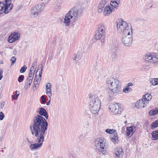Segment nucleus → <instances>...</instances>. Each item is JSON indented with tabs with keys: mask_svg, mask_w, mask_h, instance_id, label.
<instances>
[{
	"mask_svg": "<svg viewBox=\"0 0 158 158\" xmlns=\"http://www.w3.org/2000/svg\"><path fill=\"white\" fill-rule=\"evenodd\" d=\"M35 117L34 119V123L30 127L32 135L38 137L36 139L37 143L31 144V148L36 149L40 147L44 141V135L47 130L48 123L45 119L39 116Z\"/></svg>",
	"mask_w": 158,
	"mask_h": 158,
	"instance_id": "1",
	"label": "nucleus"
},
{
	"mask_svg": "<svg viewBox=\"0 0 158 158\" xmlns=\"http://www.w3.org/2000/svg\"><path fill=\"white\" fill-rule=\"evenodd\" d=\"M82 13V10L80 7L78 6L74 7L65 15L64 22L67 26H69L70 24V20L73 17L74 22L77 20Z\"/></svg>",
	"mask_w": 158,
	"mask_h": 158,
	"instance_id": "2",
	"label": "nucleus"
},
{
	"mask_svg": "<svg viewBox=\"0 0 158 158\" xmlns=\"http://www.w3.org/2000/svg\"><path fill=\"white\" fill-rule=\"evenodd\" d=\"M89 108L90 111L94 114L97 113L101 107V102L98 98L94 95L89 94Z\"/></svg>",
	"mask_w": 158,
	"mask_h": 158,
	"instance_id": "3",
	"label": "nucleus"
},
{
	"mask_svg": "<svg viewBox=\"0 0 158 158\" xmlns=\"http://www.w3.org/2000/svg\"><path fill=\"white\" fill-rule=\"evenodd\" d=\"M95 144L96 149L103 154L107 153V143L103 138H98L95 141Z\"/></svg>",
	"mask_w": 158,
	"mask_h": 158,
	"instance_id": "4",
	"label": "nucleus"
},
{
	"mask_svg": "<svg viewBox=\"0 0 158 158\" xmlns=\"http://www.w3.org/2000/svg\"><path fill=\"white\" fill-rule=\"evenodd\" d=\"M4 2H0V14L9 13L14 6L10 2V0H5Z\"/></svg>",
	"mask_w": 158,
	"mask_h": 158,
	"instance_id": "5",
	"label": "nucleus"
},
{
	"mask_svg": "<svg viewBox=\"0 0 158 158\" xmlns=\"http://www.w3.org/2000/svg\"><path fill=\"white\" fill-rule=\"evenodd\" d=\"M133 40V31H125L122 36L121 41L124 45L128 47L131 45Z\"/></svg>",
	"mask_w": 158,
	"mask_h": 158,
	"instance_id": "6",
	"label": "nucleus"
},
{
	"mask_svg": "<svg viewBox=\"0 0 158 158\" xmlns=\"http://www.w3.org/2000/svg\"><path fill=\"white\" fill-rule=\"evenodd\" d=\"M117 30L119 32H122L123 34L125 31H133V29L131 25L129 24L126 22L123 21L122 19L120 21L117 22Z\"/></svg>",
	"mask_w": 158,
	"mask_h": 158,
	"instance_id": "7",
	"label": "nucleus"
},
{
	"mask_svg": "<svg viewBox=\"0 0 158 158\" xmlns=\"http://www.w3.org/2000/svg\"><path fill=\"white\" fill-rule=\"evenodd\" d=\"M121 82L115 79L113 85L109 89L110 91L113 94H117L121 91Z\"/></svg>",
	"mask_w": 158,
	"mask_h": 158,
	"instance_id": "8",
	"label": "nucleus"
},
{
	"mask_svg": "<svg viewBox=\"0 0 158 158\" xmlns=\"http://www.w3.org/2000/svg\"><path fill=\"white\" fill-rule=\"evenodd\" d=\"M144 59L147 61L152 63L158 62V55L156 53L152 52L145 55Z\"/></svg>",
	"mask_w": 158,
	"mask_h": 158,
	"instance_id": "9",
	"label": "nucleus"
},
{
	"mask_svg": "<svg viewBox=\"0 0 158 158\" xmlns=\"http://www.w3.org/2000/svg\"><path fill=\"white\" fill-rule=\"evenodd\" d=\"M109 108L113 114H116L120 112L118 103H110L109 105Z\"/></svg>",
	"mask_w": 158,
	"mask_h": 158,
	"instance_id": "10",
	"label": "nucleus"
},
{
	"mask_svg": "<svg viewBox=\"0 0 158 158\" xmlns=\"http://www.w3.org/2000/svg\"><path fill=\"white\" fill-rule=\"evenodd\" d=\"M19 34L18 32H15L11 34L8 38V41L10 43H12L19 40Z\"/></svg>",
	"mask_w": 158,
	"mask_h": 158,
	"instance_id": "11",
	"label": "nucleus"
},
{
	"mask_svg": "<svg viewBox=\"0 0 158 158\" xmlns=\"http://www.w3.org/2000/svg\"><path fill=\"white\" fill-rule=\"evenodd\" d=\"M39 113L40 114L39 115H37L35 116L33 119V123L31 124V125H32L34 123V118L36 117H37V116H39L44 118V119H45L43 117H42L41 116H44L46 118L48 119V113L47 112L46 110L43 108L41 107L39 109Z\"/></svg>",
	"mask_w": 158,
	"mask_h": 158,
	"instance_id": "12",
	"label": "nucleus"
},
{
	"mask_svg": "<svg viewBox=\"0 0 158 158\" xmlns=\"http://www.w3.org/2000/svg\"><path fill=\"white\" fill-rule=\"evenodd\" d=\"M94 37L95 39L97 40H100L102 45L104 44L105 36L103 33H101L100 32L97 31Z\"/></svg>",
	"mask_w": 158,
	"mask_h": 158,
	"instance_id": "13",
	"label": "nucleus"
},
{
	"mask_svg": "<svg viewBox=\"0 0 158 158\" xmlns=\"http://www.w3.org/2000/svg\"><path fill=\"white\" fill-rule=\"evenodd\" d=\"M147 101L142 98L138 101L135 103V106L137 108H142L144 107L148 104Z\"/></svg>",
	"mask_w": 158,
	"mask_h": 158,
	"instance_id": "14",
	"label": "nucleus"
},
{
	"mask_svg": "<svg viewBox=\"0 0 158 158\" xmlns=\"http://www.w3.org/2000/svg\"><path fill=\"white\" fill-rule=\"evenodd\" d=\"M136 127L135 126L127 127L126 133L127 136L130 137L134 133L135 131Z\"/></svg>",
	"mask_w": 158,
	"mask_h": 158,
	"instance_id": "15",
	"label": "nucleus"
},
{
	"mask_svg": "<svg viewBox=\"0 0 158 158\" xmlns=\"http://www.w3.org/2000/svg\"><path fill=\"white\" fill-rule=\"evenodd\" d=\"M114 152L117 157L121 158L123 156V152L122 149L120 147H118L114 149Z\"/></svg>",
	"mask_w": 158,
	"mask_h": 158,
	"instance_id": "16",
	"label": "nucleus"
},
{
	"mask_svg": "<svg viewBox=\"0 0 158 158\" xmlns=\"http://www.w3.org/2000/svg\"><path fill=\"white\" fill-rule=\"evenodd\" d=\"M114 11V9H112L110 6H107L104 9L103 14L105 16H108L112 11Z\"/></svg>",
	"mask_w": 158,
	"mask_h": 158,
	"instance_id": "17",
	"label": "nucleus"
},
{
	"mask_svg": "<svg viewBox=\"0 0 158 158\" xmlns=\"http://www.w3.org/2000/svg\"><path fill=\"white\" fill-rule=\"evenodd\" d=\"M115 79L114 78L110 77L107 78L106 81V86L109 89L113 85V83L115 81Z\"/></svg>",
	"mask_w": 158,
	"mask_h": 158,
	"instance_id": "18",
	"label": "nucleus"
},
{
	"mask_svg": "<svg viewBox=\"0 0 158 158\" xmlns=\"http://www.w3.org/2000/svg\"><path fill=\"white\" fill-rule=\"evenodd\" d=\"M120 3V0H111L110 5L116 9H118L119 5Z\"/></svg>",
	"mask_w": 158,
	"mask_h": 158,
	"instance_id": "19",
	"label": "nucleus"
},
{
	"mask_svg": "<svg viewBox=\"0 0 158 158\" xmlns=\"http://www.w3.org/2000/svg\"><path fill=\"white\" fill-rule=\"evenodd\" d=\"M106 31V27L104 24L102 23H100L98 25V30L97 31L100 32L101 33H104Z\"/></svg>",
	"mask_w": 158,
	"mask_h": 158,
	"instance_id": "20",
	"label": "nucleus"
},
{
	"mask_svg": "<svg viewBox=\"0 0 158 158\" xmlns=\"http://www.w3.org/2000/svg\"><path fill=\"white\" fill-rule=\"evenodd\" d=\"M133 85V84L132 83H128L126 85L125 88L123 89V91L126 93H129L132 90L131 88L130 87V86H132Z\"/></svg>",
	"mask_w": 158,
	"mask_h": 158,
	"instance_id": "21",
	"label": "nucleus"
},
{
	"mask_svg": "<svg viewBox=\"0 0 158 158\" xmlns=\"http://www.w3.org/2000/svg\"><path fill=\"white\" fill-rule=\"evenodd\" d=\"M152 135V139L156 140L158 139V130L153 131Z\"/></svg>",
	"mask_w": 158,
	"mask_h": 158,
	"instance_id": "22",
	"label": "nucleus"
},
{
	"mask_svg": "<svg viewBox=\"0 0 158 158\" xmlns=\"http://www.w3.org/2000/svg\"><path fill=\"white\" fill-rule=\"evenodd\" d=\"M110 139L114 143H117L118 141V139L117 133H116L115 134H114L112 135H111Z\"/></svg>",
	"mask_w": 158,
	"mask_h": 158,
	"instance_id": "23",
	"label": "nucleus"
},
{
	"mask_svg": "<svg viewBox=\"0 0 158 158\" xmlns=\"http://www.w3.org/2000/svg\"><path fill=\"white\" fill-rule=\"evenodd\" d=\"M35 6L40 12L44 8V3L42 2L38 3L37 5H35Z\"/></svg>",
	"mask_w": 158,
	"mask_h": 158,
	"instance_id": "24",
	"label": "nucleus"
},
{
	"mask_svg": "<svg viewBox=\"0 0 158 158\" xmlns=\"http://www.w3.org/2000/svg\"><path fill=\"white\" fill-rule=\"evenodd\" d=\"M150 84L152 85H156L158 84V78H151L150 79Z\"/></svg>",
	"mask_w": 158,
	"mask_h": 158,
	"instance_id": "25",
	"label": "nucleus"
},
{
	"mask_svg": "<svg viewBox=\"0 0 158 158\" xmlns=\"http://www.w3.org/2000/svg\"><path fill=\"white\" fill-rule=\"evenodd\" d=\"M151 98L152 96L150 94H146L145 95H144L143 96V100L147 101L148 102L149 100L151 99Z\"/></svg>",
	"mask_w": 158,
	"mask_h": 158,
	"instance_id": "26",
	"label": "nucleus"
},
{
	"mask_svg": "<svg viewBox=\"0 0 158 158\" xmlns=\"http://www.w3.org/2000/svg\"><path fill=\"white\" fill-rule=\"evenodd\" d=\"M157 113H158V108L152 110L149 112V114L150 115H154Z\"/></svg>",
	"mask_w": 158,
	"mask_h": 158,
	"instance_id": "27",
	"label": "nucleus"
},
{
	"mask_svg": "<svg viewBox=\"0 0 158 158\" xmlns=\"http://www.w3.org/2000/svg\"><path fill=\"white\" fill-rule=\"evenodd\" d=\"M156 127H158V119L154 121L151 125V128L152 129Z\"/></svg>",
	"mask_w": 158,
	"mask_h": 158,
	"instance_id": "28",
	"label": "nucleus"
},
{
	"mask_svg": "<svg viewBox=\"0 0 158 158\" xmlns=\"http://www.w3.org/2000/svg\"><path fill=\"white\" fill-rule=\"evenodd\" d=\"M42 64L40 65L37 69V71L36 72V73L37 74V73L38 72V70H40V71L39 72V77H41L42 75Z\"/></svg>",
	"mask_w": 158,
	"mask_h": 158,
	"instance_id": "29",
	"label": "nucleus"
},
{
	"mask_svg": "<svg viewBox=\"0 0 158 158\" xmlns=\"http://www.w3.org/2000/svg\"><path fill=\"white\" fill-rule=\"evenodd\" d=\"M116 49H114L112 51L111 56L112 57V60H114L115 58L116 57Z\"/></svg>",
	"mask_w": 158,
	"mask_h": 158,
	"instance_id": "30",
	"label": "nucleus"
},
{
	"mask_svg": "<svg viewBox=\"0 0 158 158\" xmlns=\"http://www.w3.org/2000/svg\"><path fill=\"white\" fill-rule=\"evenodd\" d=\"M107 3V1L106 0H102L100 2L99 5L104 8Z\"/></svg>",
	"mask_w": 158,
	"mask_h": 158,
	"instance_id": "31",
	"label": "nucleus"
},
{
	"mask_svg": "<svg viewBox=\"0 0 158 158\" xmlns=\"http://www.w3.org/2000/svg\"><path fill=\"white\" fill-rule=\"evenodd\" d=\"M31 15L34 17H36L39 14V13H37V12H35L34 10H31Z\"/></svg>",
	"mask_w": 158,
	"mask_h": 158,
	"instance_id": "32",
	"label": "nucleus"
},
{
	"mask_svg": "<svg viewBox=\"0 0 158 158\" xmlns=\"http://www.w3.org/2000/svg\"><path fill=\"white\" fill-rule=\"evenodd\" d=\"M34 73H35L32 72L31 71V69H30L29 73L28 76L27 77V78L33 79L34 76Z\"/></svg>",
	"mask_w": 158,
	"mask_h": 158,
	"instance_id": "33",
	"label": "nucleus"
},
{
	"mask_svg": "<svg viewBox=\"0 0 158 158\" xmlns=\"http://www.w3.org/2000/svg\"><path fill=\"white\" fill-rule=\"evenodd\" d=\"M40 79L41 80V77H38V78H37V74H36L35 79L34 81V85H37L39 84V81H38L39 79Z\"/></svg>",
	"mask_w": 158,
	"mask_h": 158,
	"instance_id": "34",
	"label": "nucleus"
},
{
	"mask_svg": "<svg viewBox=\"0 0 158 158\" xmlns=\"http://www.w3.org/2000/svg\"><path fill=\"white\" fill-rule=\"evenodd\" d=\"M115 131V130H114L113 129H108L106 130V132L110 134H113L114 133Z\"/></svg>",
	"mask_w": 158,
	"mask_h": 158,
	"instance_id": "35",
	"label": "nucleus"
},
{
	"mask_svg": "<svg viewBox=\"0 0 158 158\" xmlns=\"http://www.w3.org/2000/svg\"><path fill=\"white\" fill-rule=\"evenodd\" d=\"M51 89H46V94L48 95L49 97H50L52 96L51 93Z\"/></svg>",
	"mask_w": 158,
	"mask_h": 158,
	"instance_id": "36",
	"label": "nucleus"
},
{
	"mask_svg": "<svg viewBox=\"0 0 158 158\" xmlns=\"http://www.w3.org/2000/svg\"><path fill=\"white\" fill-rule=\"evenodd\" d=\"M27 69V67L26 65H24L20 69V71L21 73L24 72Z\"/></svg>",
	"mask_w": 158,
	"mask_h": 158,
	"instance_id": "37",
	"label": "nucleus"
},
{
	"mask_svg": "<svg viewBox=\"0 0 158 158\" xmlns=\"http://www.w3.org/2000/svg\"><path fill=\"white\" fill-rule=\"evenodd\" d=\"M103 8L104 7L98 5V12L100 13H102L103 11Z\"/></svg>",
	"mask_w": 158,
	"mask_h": 158,
	"instance_id": "38",
	"label": "nucleus"
},
{
	"mask_svg": "<svg viewBox=\"0 0 158 158\" xmlns=\"http://www.w3.org/2000/svg\"><path fill=\"white\" fill-rule=\"evenodd\" d=\"M24 76L23 75H21L19 76L18 79V81L19 82H20L23 80L24 79Z\"/></svg>",
	"mask_w": 158,
	"mask_h": 158,
	"instance_id": "39",
	"label": "nucleus"
},
{
	"mask_svg": "<svg viewBox=\"0 0 158 158\" xmlns=\"http://www.w3.org/2000/svg\"><path fill=\"white\" fill-rule=\"evenodd\" d=\"M37 59H35L33 62L32 64L31 67H37Z\"/></svg>",
	"mask_w": 158,
	"mask_h": 158,
	"instance_id": "40",
	"label": "nucleus"
},
{
	"mask_svg": "<svg viewBox=\"0 0 158 158\" xmlns=\"http://www.w3.org/2000/svg\"><path fill=\"white\" fill-rule=\"evenodd\" d=\"M5 117V115L2 112H0V120H2Z\"/></svg>",
	"mask_w": 158,
	"mask_h": 158,
	"instance_id": "41",
	"label": "nucleus"
},
{
	"mask_svg": "<svg viewBox=\"0 0 158 158\" xmlns=\"http://www.w3.org/2000/svg\"><path fill=\"white\" fill-rule=\"evenodd\" d=\"M31 10H34L35 12H37V13H40V12L38 10V9H37V8L35 7V6L34 7H32L31 9Z\"/></svg>",
	"mask_w": 158,
	"mask_h": 158,
	"instance_id": "42",
	"label": "nucleus"
},
{
	"mask_svg": "<svg viewBox=\"0 0 158 158\" xmlns=\"http://www.w3.org/2000/svg\"><path fill=\"white\" fill-rule=\"evenodd\" d=\"M33 79H29V78L27 79V83L29 84V85H30Z\"/></svg>",
	"mask_w": 158,
	"mask_h": 158,
	"instance_id": "43",
	"label": "nucleus"
},
{
	"mask_svg": "<svg viewBox=\"0 0 158 158\" xmlns=\"http://www.w3.org/2000/svg\"><path fill=\"white\" fill-rule=\"evenodd\" d=\"M41 98L42 100V102H41V103L43 104L45 103V102H46V101H45V98L44 96L43 95H42L41 97Z\"/></svg>",
	"mask_w": 158,
	"mask_h": 158,
	"instance_id": "44",
	"label": "nucleus"
},
{
	"mask_svg": "<svg viewBox=\"0 0 158 158\" xmlns=\"http://www.w3.org/2000/svg\"><path fill=\"white\" fill-rule=\"evenodd\" d=\"M51 85L50 83H48L46 84V89H51Z\"/></svg>",
	"mask_w": 158,
	"mask_h": 158,
	"instance_id": "45",
	"label": "nucleus"
},
{
	"mask_svg": "<svg viewBox=\"0 0 158 158\" xmlns=\"http://www.w3.org/2000/svg\"><path fill=\"white\" fill-rule=\"evenodd\" d=\"M16 60V59L14 57H12L10 60L12 62V64L15 63Z\"/></svg>",
	"mask_w": 158,
	"mask_h": 158,
	"instance_id": "46",
	"label": "nucleus"
},
{
	"mask_svg": "<svg viewBox=\"0 0 158 158\" xmlns=\"http://www.w3.org/2000/svg\"><path fill=\"white\" fill-rule=\"evenodd\" d=\"M36 67H31L30 69H31V71L32 72L35 73Z\"/></svg>",
	"mask_w": 158,
	"mask_h": 158,
	"instance_id": "47",
	"label": "nucleus"
},
{
	"mask_svg": "<svg viewBox=\"0 0 158 158\" xmlns=\"http://www.w3.org/2000/svg\"><path fill=\"white\" fill-rule=\"evenodd\" d=\"M3 70L2 69H0V80H1L2 77V73Z\"/></svg>",
	"mask_w": 158,
	"mask_h": 158,
	"instance_id": "48",
	"label": "nucleus"
},
{
	"mask_svg": "<svg viewBox=\"0 0 158 158\" xmlns=\"http://www.w3.org/2000/svg\"><path fill=\"white\" fill-rule=\"evenodd\" d=\"M60 8V6L58 5H57L55 7V9L56 11H58Z\"/></svg>",
	"mask_w": 158,
	"mask_h": 158,
	"instance_id": "49",
	"label": "nucleus"
},
{
	"mask_svg": "<svg viewBox=\"0 0 158 158\" xmlns=\"http://www.w3.org/2000/svg\"><path fill=\"white\" fill-rule=\"evenodd\" d=\"M17 52V51L16 49L14 48L13 51V54L15 55Z\"/></svg>",
	"mask_w": 158,
	"mask_h": 158,
	"instance_id": "50",
	"label": "nucleus"
},
{
	"mask_svg": "<svg viewBox=\"0 0 158 158\" xmlns=\"http://www.w3.org/2000/svg\"><path fill=\"white\" fill-rule=\"evenodd\" d=\"M18 96H19V94H17L16 95H15L14 96H13V99H17Z\"/></svg>",
	"mask_w": 158,
	"mask_h": 158,
	"instance_id": "51",
	"label": "nucleus"
},
{
	"mask_svg": "<svg viewBox=\"0 0 158 158\" xmlns=\"http://www.w3.org/2000/svg\"><path fill=\"white\" fill-rule=\"evenodd\" d=\"M77 57V55L76 54L74 55V57L73 58V60H76Z\"/></svg>",
	"mask_w": 158,
	"mask_h": 158,
	"instance_id": "52",
	"label": "nucleus"
},
{
	"mask_svg": "<svg viewBox=\"0 0 158 158\" xmlns=\"http://www.w3.org/2000/svg\"><path fill=\"white\" fill-rule=\"evenodd\" d=\"M36 85H34V86H33V89L34 90V91H35L36 88Z\"/></svg>",
	"mask_w": 158,
	"mask_h": 158,
	"instance_id": "53",
	"label": "nucleus"
},
{
	"mask_svg": "<svg viewBox=\"0 0 158 158\" xmlns=\"http://www.w3.org/2000/svg\"><path fill=\"white\" fill-rule=\"evenodd\" d=\"M50 104V101L49 100L48 102L46 103V105H49Z\"/></svg>",
	"mask_w": 158,
	"mask_h": 158,
	"instance_id": "54",
	"label": "nucleus"
},
{
	"mask_svg": "<svg viewBox=\"0 0 158 158\" xmlns=\"http://www.w3.org/2000/svg\"><path fill=\"white\" fill-rule=\"evenodd\" d=\"M70 158H77L75 156H72L70 157Z\"/></svg>",
	"mask_w": 158,
	"mask_h": 158,
	"instance_id": "55",
	"label": "nucleus"
},
{
	"mask_svg": "<svg viewBox=\"0 0 158 158\" xmlns=\"http://www.w3.org/2000/svg\"><path fill=\"white\" fill-rule=\"evenodd\" d=\"M4 106V104H2V103L1 104V108H2V107H3Z\"/></svg>",
	"mask_w": 158,
	"mask_h": 158,
	"instance_id": "56",
	"label": "nucleus"
},
{
	"mask_svg": "<svg viewBox=\"0 0 158 158\" xmlns=\"http://www.w3.org/2000/svg\"><path fill=\"white\" fill-rule=\"evenodd\" d=\"M39 77V76H37V78H38Z\"/></svg>",
	"mask_w": 158,
	"mask_h": 158,
	"instance_id": "57",
	"label": "nucleus"
},
{
	"mask_svg": "<svg viewBox=\"0 0 158 158\" xmlns=\"http://www.w3.org/2000/svg\"><path fill=\"white\" fill-rule=\"evenodd\" d=\"M28 142H30V143H31V142H30V141H28Z\"/></svg>",
	"mask_w": 158,
	"mask_h": 158,
	"instance_id": "58",
	"label": "nucleus"
},
{
	"mask_svg": "<svg viewBox=\"0 0 158 158\" xmlns=\"http://www.w3.org/2000/svg\"><path fill=\"white\" fill-rule=\"evenodd\" d=\"M65 0H62L63 1H64Z\"/></svg>",
	"mask_w": 158,
	"mask_h": 158,
	"instance_id": "59",
	"label": "nucleus"
}]
</instances>
